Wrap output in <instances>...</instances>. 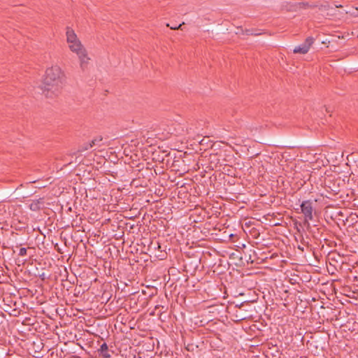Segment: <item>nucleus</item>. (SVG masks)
I'll use <instances>...</instances> for the list:
<instances>
[{"instance_id": "nucleus-1", "label": "nucleus", "mask_w": 358, "mask_h": 358, "mask_svg": "<svg viewBox=\"0 0 358 358\" xmlns=\"http://www.w3.org/2000/svg\"><path fill=\"white\" fill-rule=\"evenodd\" d=\"M65 83V75L58 66H52L45 71L41 90L48 98H54L61 93Z\"/></svg>"}, {"instance_id": "nucleus-2", "label": "nucleus", "mask_w": 358, "mask_h": 358, "mask_svg": "<svg viewBox=\"0 0 358 358\" xmlns=\"http://www.w3.org/2000/svg\"><path fill=\"white\" fill-rule=\"evenodd\" d=\"M66 35L69 49L78 55L80 60V67L84 69L90 59L87 56L85 48L82 45L75 31L71 28H66Z\"/></svg>"}, {"instance_id": "nucleus-3", "label": "nucleus", "mask_w": 358, "mask_h": 358, "mask_svg": "<svg viewBox=\"0 0 358 358\" xmlns=\"http://www.w3.org/2000/svg\"><path fill=\"white\" fill-rule=\"evenodd\" d=\"M301 212L305 215V222L308 224L309 226L308 221L312 220L313 218V206L312 203L310 201H304L302 202L301 205Z\"/></svg>"}, {"instance_id": "nucleus-4", "label": "nucleus", "mask_w": 358, "mask_h": 358, "mask_svg": "<svg viewBox=\"0 0 358 358\" xmlns=\"http://www.w3.org/2000/svg\"><path fill=\"white\" fill-rule=\"evenodd\" d=\"M313 42L314 38L313 37H308L304 43L294 48L293 50L294 53H299L303 55L307 53Z\"/></svg>"}, {"instance_id": "nucleus-5", "label": "nucleus", "mask_w": 358, "mask_h": 358, "mask_svg": "<svg viewBox=\"0 0 358 358\" xmlns=\"http://www.w3.org/2000/svg\"><path fill=\"white\" fill-rule=\"evenodd\" d=\"M45 208L44 198L33 200L29 204V208L32 211H38Z\"/></svg>"}, {"instance_id": "nucleus-6", "label": "nucleus", "mask_w": 358, "mask_h": 358, "mask_svg": "<svg viewBox=\"0 0 358 358\" xmlns=\"http://www.w3.org/2000/svg\"><path fill=\"white\" fill-rule=\"evenodd\" d=\"M100 352L103 353L104 357H109L110 355L108 354V345L106 343H103L100 347Z\"/></svg>"}, {"instance_id": "nucleus-7", "label": "nucleus", "mask_w": 358, "mask_h": 358, "mask_svg": "<svg viewBox=\"0 0 358 358\" xmlns=\"http://www.w3.org/2000/svg\"><path fill=\"white\" fill-rule=\"evenodd\" d=\"M347 14H350L352 17H358V8H354L352 10H348L345 12Z\"/></svg>"}, {"instance_id": "nucleus-8", "label": "nucleus", "mask_w": 358, "mask_h": 358, "mask_svg": "<svg viewBox=\"0 0 358 358\" xmlns=\"http://www.w3.org/2000/svg\"><path fill=\"white\" fill-rule=\"evenodd\" d=\"M296 7L299 8H310L311 6H310L308 3L300 2V3H298L297 4H296Z\"/></svg>"}, {"instance_id": "nucleus-9", "label": "nucleus", "mask_w": 358, "mask_h": 358, "mask_svg": "<svg viewBox=\"0 0 358 358\" xmlns=\"http://www.w3.org/2000/svg\"><path fill=\"white\" fill-rule=\"evenodd\" d=\"M89 148H90V147L89 146L88 143H85L83 145L79 147L78 152H82L87 150Z\"/></svg>"}, {"instance_id": "nucleus-10", "label": "nucleus", "mask_w": 358, "mask_h": 358, "mask_svg": "<svg viewBox=\"0 0 358 358\" xmlns=\"http://www.w3.org/2000/svg\"><path fill=\"white\" fill-rule=\"evenodd\" d=\"M346 296L357 300L358 299V292H348Z\"/></svg>"}, {"instance_id": "nucleus-11", "label": "nucleus", "mask_w": 358, "mask_h": 358, "mask_svg": "<svg viewBox=\"0 0 358 358\" xmlns=\"http://www.w3.org/2000/svg\"><path fill=\"white\" fill-rule=\"evenodd\" d=\"M27 255V249L25 248H21L19 251L20 256H25Z\"/></svg>"}, {"instance_id": "nucleus-12", "label": "nucleus", "mask_w": 358, "mask_h": 358, "mask_svg": "<svg viewBox=\"0 0 358 358\" xmlns=\"http://www.w3.org/2000/svg\"><path fill=\"white\" fill-rule=\"evenodd\" d=\"M304 299L309 303L310 301H315L316 297L315 296H310V297H304Z\"/></svg>"}, {"instance_id": "nucleus-13", "label": "nucleus", "mask_w": 358, "mask_h": 358, "mask_svg": "<svg viewBox=\"0 0 358 358\" xmlns=\"http://www.w3.org/2000/svg\"><path fill=\"white\" fill-rule=\"evenodd\" d=\"M185 23L182 22L181 24H180L178 27L176 26V25H173V27H171V29H173V30H176V29H182V26Z\"/></svg>"}, {"instance_id": "nucleus-14", "label": "nucleus", "mask_w": 358, "mask_h": 358, "mask_svg": "<svg viewBox=\"0 0 358 358\" xmlns=\"http://www.w3.org/2000/svg\"><path fill=\"white\" fill-rule=\"evenodd\" d=\"M185 23L182 22L181 24H180L178 27L176 26V25H173V27H171V29H173V30H176V29H182V26Z\"/></svg>"}, {"instance_id": "nucleus-15", "label": "nucleus", "mask_w": 358, "mask_h": 358, "mask_svg": "<svg viewBox=\"0 0 358 358\" xmlns=\"http://www.w3.org/2000/svg\"><path fill=\"white\" fill-rule=\"evenodd\" d=\"M245 33L247 35H259V34H254V33H252V31H251V30H250V29H246V30L245 31Z\"/></svg>"}, {"instance_id": "nucleus-16", "label": "nucleus", "mask_w": 358, "mask_h": 358, "mask_svg": "<svg viewBox=\"0 0 358 358\" xmlns=\"http://www.w3.org/2000/svg\"><path fill=\"white\" fill-rule=\"evenodd\" d=\"M250 282H251V283H250V285H248V289H249V290H251V289H257V287H256L255 286H252L253 280H250Z\"/></svg>"}, {"instance_id": "nucleus-17", "label": "nucleus", "mask_w": 358, "mask_h": 358, "mask_svg": "<svg viewBox=\"0 0 358 358\" xmlns=\"http://www.w3.org/2000/svg\"><path fill=\"white\" fill-rule=\"evenodd\" d=\"M95 144H96V141H95L94 140L92 141V142H91V143H88V145H89V146H90V148H92V147H93V145H94Z\"/></svg>"}, {"instance_id": "nucleus-18", "label": "nucleus", "mask_w": 358, "mask_h": 358, "mask_svg": "<svg viewBox=\"0 0 358 358\" xmlns=\"http://www.w3.org/2000/svg\"><path fill=\"white\" fill-rule=\"evenodd\" d=\"M255 296H256L255 298H254L253 299H250L248 301L252 302V303L256 302L257 301L258 298L256 295H255Z\"/></svg>"}, {"instance_id": "nucleus-19", "label": "nucleus", "mask_w": 358, "mask_h": 358, "mask_svg": "<svg viewBox=\"0 0 358 358\" xmlns=\"http://www.w3.org/2000/svg\"><path fill=\"white\" fill-rule=\"evenodd\" d=\"M94 141H96V142H98V141H102V138H101V137H99V138H94Z\"/></svg>"}, {"instance_id": "nucleus-20", "label": "nucleus", "mask_w": 358, "mask_h": 358, "mask_svg": "<svg viewBox=\"0 0 358 358\" xmlns=\"http://www.w3.org/2000/svg\"><path fill=\"white\" fill-rule=\"evenodd\" d=\"M40 276L41 277V278L43 280H44L46 278L45 274L44 273H43L41 275H40Z\"/></svg>"}, {"instance_id": "nucleus-21", "label": "nucleus", "mask_w": 358, "mask_h": 358, "mask_svg": "<svg viewBox=\"0 0 358 358\" xmlns=\"http://www.w3.org/2000/svg\"><path fill=\"white\" fill-rule=\"evenodd\" d=\"M336 8H342V5L341 4H335Z\"/></svg>"}, {"instance_id": "nucleus-22", "label": "nucleus", "mask_w": 358, "mask_h": 358, "mask_svg": "<svg viewBox=\"0 0 358 358\" xmlns=\"http://www.w3.org/2000/svg\"><path fill=\"white\" fill-rule=\"evenodd\" d=\"M323 7H324L325 9H327V10H328L329 8H330L329 5L323 6Z\"/></svg>"}, {"instance_id": "nucleus-23", "label": "nucleus", "mask_w": 358, "mask_h": 358, "mask_svg": "<svg viewBox=\"0 0 358 358\" xmlns=\"http://www.w3.org/2000/svg\"><path fill=\"white\" fill-rule=\"evenodd\" d=\"M79 293H80V292H78V294H76V293L75 292V293L73 294V296H74L75 297H78V294H79Z\"/></svg>"}, {"instance_id": "nucleus-24", "label": "nucleus", "mask_w": 358, "mask_h": 358, "mask_svg": "<svg viewBox=\"0 0 358 358\" xmlns=\"http://www.w3.org/2000/svg\"><path fill=\"white\" fill-rule=\"evenodd\" d=\"M239 295H241V296L244 295V292H240Z\"/></svg>"}, {"instance_id": "nucleus-25", "label": "nucleus", "mask_w": 358, "mask_h": 358, "mask_svg": "<svg viewBox=\"0 0 358 358\" xmlns=\"http://www.w3.org/2000/svg\"><path fill=\"white\" fill-rule=\"evenodd\" d=\"M334 293L336 294L337 292H330V295L333 296Z\"/></svg>"}, {"instance_id": "nucleus-26", "label": "nucleus", "mask_w": 358, "mask_h": 358, "mask_svg": "<svg viewBox=\"0 0 358 358\" xmlns=\"http://www.w3.org/2000/svg\"><path fill=\"white\" fill-rule=\"evenodd\" d=\"M106 298H108V299H110V298H111V296H109V297H108V296H106Z\"/></svg>"}, {"instance_id": "nucleus-27", "label": "nucleus", "mask_w": 358, "mask_h": 358, "mask_svg": "<svg viewBox=\"0 0 358 358\" xmlns=\"http://www.w3.org/2000/svg\"><path fill=\"white\" fill-rule=\"evenodd\" d=\"M106 298H108V299H110V298H111V296H109V297H108V296H106Z\"/></svg>"}, {"instance_id": "nucleus-28", "label": "nucleus", "mask_w": 358, "mask_h": 358, "mask_svg": "<svg viewBox=\"0 0 358 358\" xmlns=\"http://www.w3.org/2000/svg\"><path fill=\"white\" fill-rule=\"evenodd\" d=\"M106 298H108V299H110V298H111V296H109V297H108V296H106Z\"/></svg>"}, {"instance_id": "nucleus-29", "label": "nucleus", "mask_w": 358, "mask_h": 358, "mask_svg": "<svg viewBox=\"0 0 358 358\" xmlns=\"http://www.w3.org/2000/svg\"><path fill=\"white\" fill-rule=\"evenodd\" d=\"M166 297L168 298V294L166 292H165Z\"/></svg>"}, {"instance_id": "nucleus-30", "label": "nucleus", "mask_w": 358, "mask_h": 358, "mask_svg": "<svg viewBox=\"0 0 358 358\" xmlns=\"http://www.w3.org/2000/svg\"><path fill=\"white\" fill-rule=\"evenodd\" d=\"M239 33H240V31H238L237 32H236V34H238Z\"/></svg>"}, {"instance_id": "nucleus-31", "label": "nucleus", "mask_w": 358, "mask_h": 358, "mask_svg": "<svg viewBox=\"0 0 358 358\" xmlns=\"http://www.w3.org/2000/svg\"><path fill=\"white\" fill-rule=\"evenodd\" d=\"M357 37H358V34H357Z\"/></svg>"}]
</instances>
